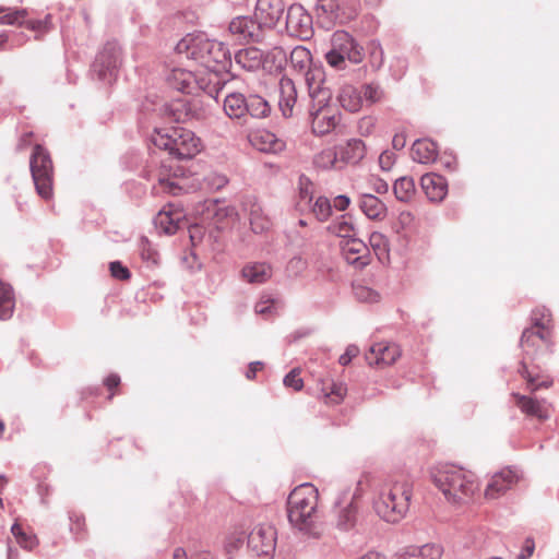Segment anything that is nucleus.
Listing matches in <instances>:
<instances>
[{"instance_id": "f257e3e1", "label": "nucleus", "mask_w": 559, "mask_h": 559, "mask_svg": "<svg viewBox=\"0 0 559 559\" xmlns=\"http://www.w3.org/2000/svg\"><path fill=\"white\" fill-rule=\"evenodd\" d=\"M430 476L432 484L450 503H464L471 500L479 487L473 472L452 464L435 466Z\"/></svg>"}, {"instance_id": "f03ea898", "label": "nucleus", "mask_w": 559, "mask_h": 559, "mask_svg": "<svg viewBox=\"0 0 559 559\" xmlns=\"http://www.w3.org/2000/svg\"><path fill=\"white\" fill-rule=\"evenodd\" d=\"M412 492V484L404 478L386 481L373 500V509L385 522L396 523L408 512Z\"/></svg>"}, {"instance_id": "7ed1b4c3", "label": "nucleus", "mask_w": 559, "mask_h": 559, "mask_svg": "<svg viewBox=\"0 0 559 559\" xmlns=\"http://www.w3.org/2000/svg\"><path fill=\"white\" fill-rule=\"evenodd\" d=\"M318 489L309 483L297 486L288 497L289 522L300 531L310 532L317 520Z\"/></svg>"}, {"instance_id": "20e7f679", "label": "nucleus", "mask_w": 559, "mask_h": 559, "mask_svg": "<svg viewBox=\"0 0 559 559\" xmlns=\"http://www.w3.org/2000/svg\"><path fill=\"white\" fill-rule=\"evenodd\" d=\"M151 140L156 147L179 159H190L203 148L200 138L191 130L179 127L156 130Z\"/></svg>"}, {"instance_id": "39448f33", "label": "nucleus", "mask_w": 559, "mask_h": 559, "mask_svg": "<svg viewBox=\"0 0 559 559\" xmlns=\"http://www.w3.org/2000/svg\"><path fill=\"white\" fill-rule=\"evenodd\" d=\"M29 169L37 194L49 201L53 198L55 168L49 152L36 144L29 157Z\"/></svg>"}, {"instance_id": "423d86ee", "label": "nucleus", "mask_w": 559, "mask_h": 559, "mask_svg": "<svg viewBox=\"0 0 559 559\" xmlns=\"http://www.w3.org/2000/svg\"><path fill=\"white\" fill-rule=\"evenodd\" d=\"M331 92H321L318 98L311 100L310 116L313 133L325 135L340 122V112L330 104Z\"/></svg>"}, {"instance_id": "0eeeda50", "label": "nucleus", "mask_w": 559, "mask_h": 559, "mask_svg": "<svg viewBox=\"0 0 559 559\" xmlns=\"http://www.w3.org/2000/svg\"><path fill=\"white\" fill-rule=\"evenodd\" d=\"M318 17L326 20L331 24L346 23L353 20L357 10L353 5H347L341 0H318L316 5Z\"/></svg>"}, {"instance_id": "6e6552de", "label": "nucleus", "mask_w": 559, "mask_h": 559, "mask_svg": "<svg viewBox=\"0 0 559 559\" xmlns=\"http://www.w3.org/2000/svg\"><path fill=\"white\" fill-rule=\"evenodd\" d=\"M248 546L258 556H272L276 546L275 528L270 524L257 525L248 536Z\"/></svg>"}, {"instance_id": "1a4fd4ad", "label": "nucleus", "mask_w": 559, "mask_h": 559, "mask_svg": "<svg viewBox=\"0 0 559 559\" xmlns=\"http://www.w3.org/2000/svg\"><path fill=\"white\" fill-rule=\"evenodd\" d=\"M228 32L239 43L259 41L263 37V28L258 20L247 15L234 17Z\"/></svg>"}, {"instance_id": "9d476101", "label": "nucleus", "mask_w": 559, "mask_h": 559, "mask_svg": "<svg viewBox=\"0 0 559 559\" xmlns=\"http://www.w3.org/2000/svg\"><path fill=\"white\" fill-rule=\"evenodd\" d=\"M209 45L210 39L202 35H188L177 44L176 52L180 60H192L198 63V67H204V55H206Z\"/></svg>"}, {"instance_id": "9b49d317", "label": "nucleus", "mask_w": 559, "mask_h": 559, "mask_svg": "<svg viewBox=\"0 0 559 559\" xmlns=\"http://www.w3.org/2000/svg\"><path fill=\"white\" fill-rule=\"evenodd\" d=\"M286 29L296 37L307 39L312 34V19L300 4H292L287 10Z\"/></svg>"}, {"instance_id": "f8f14e48", "label": "nucleus", "mask_w": 559, "mask_h": 559, "mask_svg": "<svg viewBox=\"0 0 559 559\" xmlns=\"http://www.w3.org/2000/svg\"><path fill=\"white\" fill-rule=\"evenodd\" d=\"M519 480L520 475L515 471L503 468L491 476L485 488L484 496L487 500L498 499L516 485Z\"/></svg>"}, {"instance_id": "ddd939ff", "label": "nucleus", "mask_w": 559, "mask_h": 559, "mask_svg": "<svg viewBox=\"0 0 559 559\" xmlns=\"http://www.w3.org/2000/svg\"><path fill=\"white\" fill-rule=\"evenodd\" d=\"M401 357V349L394 343L379 342L373 344L366 354L369 366L384 368L393 365Z\"/></svg>"}, {"instance_id": "4468645a", "label": "nucleus", "mask_w": 559, "mask_h": 559, "mask_svg": "<svg viewBox=\"0 0 559 559\" xmlns=\"http://www.w3.org/2000/svg\"><path fill=\"white\" fill-rule=\"evenodd\" d=\"M285 5L283 0H258L254 16L262 28H271L280 21Z\"/></svg>"}, {"instance_id": "2eb2a0df", "label": "nucleus", "mask_w": 559, "mask_h": 559, "mask_svg": "<svg viewBox=\"0 0 559 559\" xmlns=\"http://www.w3.org/2000/svg\"><path fill=\"white\" fill-rule=\"evenodd\" d=\"M342 252L348 264L361 270L370 263L366 243L358 238H349L341 243Z\"/></svg>"}, {"instance_id": "dca6fc26", "label": "nucleus", "mask_w": 559, "mask_h": 559, "mask_svg": "<svg viewBox=\"0 0 559 559\" xmlns=\"http://www.w3.org/2000/svg\"><path fill=\"white\" fill-rule=\"evenodd\" d=\"M333 48L352 63H360L364 59L362 48L346 32H336L332 37Z\"/></svg>"}, {"instance_id": "f3484780", "label": "nucleus", "mask_w": 559, "mask_h": 559, "mask_svg": "<svg viewBox=\"0 0 559 559\" xmlns=\"http://www.w3.org/2000/svg\"><path fill=\"white\" fill-rule=\"evenodd\" d=\"M550 347L552 336L550 332L537 331L535 328L524 330L521 338V346L527 357H534L542 346Z\"/></svg>"}, {"instance_id": "a211bd4d", "label": "nucleus", "mask_w": 559, "mask_h": 559, "mask_svg": "<svg viewBox=\"0 0 559 559\" xmlns=\"http://www.w3.org/2000/svg\"><path fill=\"white\" fill-rule=\"evenodd\" d=\"M195 92L203 91L210 96L217 97L219 90L223 87L219 79V71L206 69V67H198L195 69Z\"/></svg>"}, {"instance_id": "6ab92c4d", "label": "nucleus", "mask_w": 559, "mask_h": 559, "mask_svg": "<svg viewBox=\"0 0 559 559\" xmlns=\"http://www.w3.org/2000/svg\"><path fill=\"white\" fill-rule=\"evenodd\" d=\"M205 62L204 67L206 69H214L216 71H222L226 69L227 64L230 61V52L225 47V45L217 40H211L210 45L206 49Z\"/></svg>"}, {"instance_id": "aec40b11", "label": "nucleus", "mask_w": 559, "mask_h": 559, "mask_svg": "<svg viewBox=\"0 0 559 559\" xmlns=\"http://www.w3.org/2000/svg\"><path fill=\"white\" fill-rule=\"evenodd\" d=\"M420 186L432 202L442 201L448 193V182L445 178L438 174H426L420 179Z\"/></svg>"}, {"instance_id": "412c9836", "label": "nucleus", "mask_w": 559, "mask_h": 559, "mask_svg": "<svg viewBox=\"0 0 559 559\" xmlns=\"http://www.w3.org/2000/svg\"><path fill=\"white\" fill-rule=\"evenodd\" d=\"M206 215L212 217L217 228L227 227L239 219V215L234 206L217 202L209 203Z\"/></svg>"}, {"instance_id": "4be33fe9", "label": "nucleus", "mask_w": 559, "mask_h": 559, "mask_svg": "<svg viewBox=\"0 0 559 559\" xmlns=\"http://www.w3.org/2000/svg\"><path fill=\"white\" fill-rule=\"evenodd\" d=\"M120 56V50L117 44L108 43L103 50L98 53L95 62L94 70L98 72L99 78H105L107 71H111L117 67Z\"/></svg>"}, {"instance_id": "5701e85b", "label": "nucleus", "mask_w": 559, "mask_h": 559, "mask_svg": "<svg viewBox=\"0 0 559 559\" xmlns=\"http://www.w3.org/2000/svg\"><path fill=\"white\" fill-rule=\"evenodd\" d=\"M515 405L527 416L545 420L549 416V409L545 401H538L530 396L513 393Z\"/></svg>"}, {"instance_id": "b1692460", "label": "nucleus", "mask_w": 559, "mask_h": 559, "mask_svg": "<svg viewBox=\"0 0 559 559\" xmlns=\"http://www.w3.org/2000/svg\"><path fill=\"white\" fill-rule=\"evenodd\" d=\"M195 69L175 68L167 78L168 84L182 93H195Z\"/></svg>"}, {"instance_id": "393cba45", "label": "nucleus", "mask_w": 559, "mask_h": 559, "mask_svg": "<svg viewBox=\"0 0 559 559\" xmlns=\"http://www.w3.org/2000/svg\"><path fill=\"white\" fill-rule=\"evenodd\" d=\"M320 383L321 399L324 404L338 405L344 401L347 394V386L345 383L334 381L333 379H322Z\"/></svg>"}, {"instance_id": "a878e982", "label": "nucleus", "mask_w": 559, "mask_h": 559, "mask_svg": "<svg viewBox=\"0 0 559 559\" xmlns=\"http://www.w3.org/2000/svg\"><path fill=\"white\" fill-rule=\"evenodd\" d=\"M438 156L437 144L428 139L416 140L412 146V157L420 164H430L436 162Z\"/></svg>"}, {"instance_id": "bb28decb", "label": "nucleus", "mask_w": 559, "mask_h": 559, "mask_svg": "<svg viewBox=\"0 0 559 559\" xmlns=\"http://www.w3.org/2000/svg\"><path fill=\"white\" fill-rule=\"evenodd\" d=\"M297 100V91L290 79L283 78L280 82L278 106L285 117L292 116Z\"/></svg>"}, {"instance_id": "cd10ccee", "label": "nucleus", "mask_w": 559, "mask_h": 559, "mask_svg": "<svg viewBox=\"0 0 559 559\" xmlns=\"http://www.w3.org/2000/svg\"><path fill=\"white\" fill-rule=\"evenodd\" d=\"M249 211V222L253 233L263 234L272 228L271 218L264 213L262 206L254 201H249L246 206Z\"/></svg>"}, {"instance_id": "c85d7f7f", "label": "nucleus", "mask_w": 559, "mask_h": 559, "mask_svg": "<svg viewBox=\"0 0 559 559\" xmlns=\"http://www.w3.org/2000/svg\"><path fill=\"white\" fill-rule=\"evenodd\" d=\"M337 100L340 105L349 112L359 111L364 105L361 92L353 85L342 86L337 95Z\"/></svg>"}, {"instance_id": "c756f323", "label": "nucleus", "mask_w": 559, "mask_h": 559, "mask_svg": "<svg viewBox=\"0 0 559 559\" xmlns=\"http://www.w3.org/2000/svg\"><path fill=\"white\" fill-rule=\"evenodd\" d=\"M183 213L180 210L163 209L156 217V225L168 235L175 234L180 228Z\"/></svg>"}, {"instance_id": "7c9ffc66", "label": "nucleus", "mask_w": 559, "mask_h": 559, "mask_svg": "<svg viewBox=\"0 0 559 559\" xmlns=\"http://www.w3.org/2000/svg\"><path fill=\"white\" fill-rule=\"evenodd\" d=\"M241 275L251 284H262L271 278L272 267L263 262H253L243 266Z\"/></svg>"}, {"instance_id": "2f4dec72", "label": "nucleus", "mask_w": 559, "mask_h": 559, "mask_svg": "<svg viewBox=\"0 0 559 559\" xmlns=\"http://www.w3.org/2000/svg\"><path fill=\"white\" fill-rule=\"evenodd\" d=\"M359 206L370 219L382 221L386 216L385 204L372 194H364L360 199Z\"/></svg>"}, {"instance_id": "473e14b6", "label": "nucleus", "mask_w": 559, "mask_h": 559, "mask_svg": "<svg viewBox=\"0 0 559 559\" xmlns=\"http://www.w3.org/2000/svg\"><path fill=\"white\" fill-rule=\"evenodd\" d=\"M366 147L361 140H349L344 146L340 147V159L342 165L344 163L356 164L365 156Z\"/></svg>"}, {"instance_id": "72a5a7b5", "label": "nucleus", "mask_w": 559, "mask_h": 559, "mask_svg": "<svg viewBox=\"0 0 559 559\" xmlns=\"http://www.w3.org/2000/svg\"><path fill=\"white\" fill-rule=\"evenodd\" d=\"M224 111L231 119H240L247 115L246 98L241 93H229L224 99Z\"/></svg>"}, {"instance_id": "f704fd0d", "label": "nucleus", "mask_w": 559, "mask_h": 559, "mask_svg": "<svg viewBox=\"0 0 559 559\" xmlns=\"http://www.w3.org/2000/svg\"><path fill=\"white\" fill-rule=\"evenodd\" d=\"M235 60L243 69L253 71L262 66L263 53L259 48L249 47L239 50L235 56Z\"/></svg>"}, {"instance_id": "c9c22d12", "label": "nucleus", "mask_w": 559, "mask_h": 559, "mask_svg": "<svg viewBox=\"0 0 559 559\" xmlns=\"http://www.w3.org/2000/svg\"><path fill=\"white\" fill-rule=\"evenodd\" d=\"M519 372L522 376V378L526 380L527 389L531 392H536L539 389H548L552 385V380L548 376H540L539 373H534L528 369L524 360L521 362Z\"/></svg>"}, {"instance_id": "e433bc0d", "label": "nucleus", "mask_w": 559, "mask_h": 559, "mask_svg": "<svg viewBox=\"0 0 559 559\" xmlns=\"http://www.w3.org/2000/svg\"><path fill=\"white\" fill-rule=\"evenodd\" d=\"M251 142L261 152H277L283 147V142L267 131H260L251 136Z\"/></svg>"}, {"instance_id": "4c0bfd02", "label": "nucleus", "mask_w": 559, "mask_h": 559, "mask_svg": "<svg viewBox=\"0 0 559 559\" xmlns=\"http://www.w3.org/2000/svg\"><path fill=\"white\" fill-rule=\"evenodd\" d=\"M369 245L381 263L390 262V241L384 234L373 231L369 237Z\"/></svg>"}, {"instance_id": "58836bf2", "label": "nucleus", "mask_w": 559, "mask_h": 559, "mask_svg": "<svg viewBox=\"0 0 559 559\" xmlns=\"http://www.w3.org/2000/svg\"><path fill=\"white\" fill-rule=\"evenodd\" d=\"M15 306L14 293L11 285L0 280V319L7 320L12 317Z\"/></svg>"}, {"instance_id": "ea45409f", "label": "nucleus", "mask_w": 559, "mask_h": 559, "mask_svg": "<svg viewBox=\"0 0 559 559\" xmlns=\"http://www.w3.org/2000/svg\"><path fill=\"white\" fill-rule=\"evenodd\" d=\"M11 533L20 547L27 551H33L39 545L37 536L31 532L25 531L19 522H15L12 525Z\"/></svg>"}, {"instance_id": "a19ab883", "label": "nucleus", "mask_w": 559, "mask_h": 559, "mask_svg": "<svg viewBox=\"0 0 559 559\" xmlns=\"http://www.w3.org/2000/svg\"><path fill=\"white\" fill-rule=\"evenodd\" d=\"M306 82L311 100L318 98V95L321 92H330L329 88L323 86V72L321 69L308 68L306 72Z\"/></svg>"}, {"instance_id": "79ce46f5", "label": "nucleus", "mask_w": 559, "mask_h": 559, "mask_svg": "<svg viewBox=\"0 0 559 559\" xmlns=\"http://www.w3.org/2000/svg\"><path fill=\"white\" fill-rule=\"evenodd\" d=\"M531 328H535L537 331L550 332L552 334L554 320L550 311L545 307H537L532 312Z\"/></svg>"}, {"instance_id": "37998d69", "label": "nucleus", "mask_w": 559, "mask_h": 559, "mask_svg": "<svg viewBox=\"0 0 559 559\" xmlns=\"http://www.w3.org/2000/svg\"><path fill=\"white\" fill-rule=\"evenodd\" d=\"M314 164L322 169L341 168L342 163L338 157V152L334 147L323 148L314 157Z\"/></svg>"}, {"instance_id": "c03bdc74", "label": "nucleus", "mask_w": 559, "mask_h": 559, "mask_svg": "<svg viewBox=\"0 0 559 559\" xmlns=\"http://www.w3.org/2000/svg\"><path fill=\"white\" fill-rule=\"evenodd\" d=\"M415 182L411 177H401L394 182L393 192L400 201H409L415 194Z\"/></svg>"}, {"instance_id": "a18cd8bd", "label": "nucleus", "mask_w": 559, "mask_h": 559, "mask_svg": "<svg viewBox=\"0 0 559 559\" xmlns=\"http://www.w3.org/2000/svg\"><path fill=\"white\" fill-rule=\"evenodd\" d=\"M311 61V52L304 46H297L290 52V63L298 71L307 70L310 67Z\"/></svg>"}, {"instance_id": "49530a36", "label": "nucleus", "mask_w": 559, "mask_h": 559, "mask_svg": "<svg viewBox=\"0 0 559 559\" xmlns=\"http://www.w3.org/2000/svg\"><path fill=\"white\" fill-rule=\"evenodd\" d=\"M27 16L25 9L0 8L1 25H21Z\"/></svg>"}, {"instance_id": "de8ad7c7", "label": "nucleus", "mask_w": 559, "mask_h": 559, "mask_svg": "<svg viewBox=\"0 0 559 559\" xmlns=\"http://www.w3.org/2000/svg\"><path fill=\"white\" fill-rule=\"evenodd\" d=\"M246 105L248 108L247 114L254 118L266 117L270 111L269 104L258 95L250 96L246 99Z\"/></svg>"}, {"instance_id": "09e8293b", "label": "nucleus", "mask_w": 559, "mask_h": 559, "mask_svg": "<svg viewBox=\"0 0 559 559\" xmlns=\"http://www.w3.org/2000/svg\"><path fill=\"white\" fill-rule=\"evenodd\" d=\"M442 548L436 544H426L421 547L413 549L409 554L411 559H441Z\"/></svg>"}, {"instance_id": "8fccbe9b", "label": "nucleus", "mask_w": 559, "mask_h": 559, "mask_svg": "<svg viewBox=\"0 0 559 559\" xmlns=\"http://www.w3.org/2000/svg\"><path fill=\"white\" fill-rule=\"evenodd\" d=\"M356 515L357 506L354 502H350L340 511L337 526L343 531L352 528L355 525Z\"/></svg>"}, {"instance_id": "3c124183", "label": "nucleus", "mask_w": 559, "mask_h": 559, "mask_svg": "<svg viewBox=\"0 0 559 559\" xmlns=\"http://www.w3.org/2000/svg\"><path fill=\"white\" fill-rule=\"evenodd\" d=\"M311 212L316 216V218L320 222H325L332 214V206L325 197L317 198L316 202L311 207Z\"/></svg>"}, {"instance_id": "603ef678", "label": "nucleus", "mask_w": 559, "mask_h": 559, "mask_svg": "<svg viewBox=\"0 0 559 559\" xmlns=\"http://www.w3.org/2000/svg\"><path fill=\"white\" fill-rule=\"evenodd\" d=\"M329 229L338 237L344 238V240L354 238V226L345 216H342L338 221L331 224Z\"/></svg>"}, {"instance_id": "864d4df0", "label": "nucleus", "mask_w": 559, "mask_h": 559, "mask_svg": "<svg viewBox=\"0 0 559 559\" xmlns=\"http://www.w3.org/2000/svg\"><path fill=\"white\" fill-rule=\"evenodd\" d=\"M354 294L357 300L361 302L374 304L380 300V294L378 292L364 285H356L354 287Z\"/></svg>"}, {"instance_id": "5fc2aeb1", "label": "nucleus", "mask_w": 559, "mask_h": 559, "mask_svg": "<svg viewBox=\"0 0 559 559\" xmlns=\"http://www.w3.org/2000/svg\"><path fill=\"white\" fill-rule=\"evenodd\" d=\"M298 194H299V202H298L299 207H301L302 203H305V205H308L312 201L313 185L308 178L300 177Z\"/></svg>"}, {"instance_id": "6e6d98bb", "label": "nucleus", "mask_w": 559, "mask_h": 559, "mask_svg": "<svg viewBox=\"0 0 559 559\" xmlns=\"http://www.w3.org/2000/svg\"><path fill=\"white\" fill-rule=\"evenodd\" d=\"M360 92L361 96L364 95L362 98L370 105L380 102L384 95L380 86L376 84H365Z\"/></svg>"}, {"instance_id": "4d7b16f0", "label": "nucleus", "mask_w": 559, "mask_h": 559, "mask_svg": "<svg viewBox=\"0 0 559 559\" xmlns=\"http://www.w3.org/2000/svg\"><path fill=\"white\" fill-rule=\"evenodd\" d=\"M70 531L78 537L84 536L86 531L85 518L83 514L76 511L70 512Z\"/></svg>"}, {"instance_id": "13d9d810", "label": "nucleus", "mask_w": 559, "mask_h": 559, "mask_svg": "<svg viewBox=\"0 0 559 559\" xmlns=\"http://www.w3.org/2000/svg\"><path fill=\"white\" fill-rule=\"evenodd\" d=\"M255 313L265 318L272 317L275 312V301L270 297H262L254 307Z\"/></svg>"}, {"instance_id": "bf43d9fd", "label": "nucleus", "mask_w": 559, "mask_h": 559, "mask_svg": "<svg viewBox=\"0 0 559 559\" xmlns=\"http://www.w3.org/2000/svg\"><path fill=\"white\" fill-rule=\"evenodd\" d=\"M243 543V537L241 533H233L228 535L224 542V549L228 555L234 554L238 550Z\"/></svg>"}, {"instance_id": "052dcab7", "label": "nucleus", "mask_w": 559, "mask_h": 559, "mask_svg": "<svg viewBox=\"0 0 559 559\" xmlns=\"http://www.w3.org/2000/svg\"><path fill=\"white\" fill-rule=\"evenodd\" d=\"M325 60L329 66L336 70H343L346 67V58H344V56L336 51L334 48L325 53Z\"/></svg>"}, {"instance_id": "680f3d73", "label": "nucleus", "mask_w": 559, "mask_h": 559, "mask_svg": "<svg viewBox=\"0 0 559 559\" xmlns=\"http://www.w3.org/2000/svg\"><path fill=\"white\" fill-rule=\"evenodd\" d=\"M284 385L286 388H292L295 391H300L304 388L300 371L298 369H293L288 374H286L284 378Z\"/></svg>"}, {"instance_id": "e2e57ef3", "label": "nucleus", "mask_w": 559, "mask_h": 559, "mask_svg": "<svg viewBox=\"0 0 559 559\" xmlns=\"http://www.w3.org/2000/svg\"><path fill=\"white\" fill-rule=\"evenodd\" d=\"M156 188L163 192H169V193L176 194L177 191L181 189V186L178 180L159 177L158 186Z\"/></svg>"}, {"instance_id": "0e129e2a", "label": "nucleus", "mask_w": 559, "mask_h": 559, "mask_svg": "<svg viewBox=\"0 0 559 559\" xmlns=\"http://www.w3.org/2000/svg\"><path fill=\"white\" fill-rule=\"evenodd\" d=\"M109 270L111 273V276L118 280H128L130 278V272L129 270L123 266L119 261L111 262L109 265Z\"/></svg>"}, {"instance_id": "69168bd1", "label": "nucleus", "mask_w": 559, "mask_h": 559, "mask_svg": "<svg viewBox=\"0 0 559 559\" xmlns=\"http://www.w3.org/2000/svg\"><path fill=\"white\" fill-rule=\"evenodd\" d=\"M120 382H121L120 377L118 374H116V373L109 374L104 380V385L110 392L109 396H108V400H112V397L116 395V393H117L116 390L119 388Z\"/></svg>"}, {"instance_id": "338daca9", "label": "nucleus", "mask_w": 559, "mask_h": 559, "mask_svg": "<svg viewBox=\"0 0 559 559\" xmlns=\"http://www.w3.org/2000/svg\"><path fill=\"white\" fill-rule=\"evenodd\" d=\"M395 163V154L390 151H384L379 156V165L381 169L388 171Z\"/></svg>"}, {"instance_id": "774afa93", "label": "nucleus", "mask_w": 559, "mask_h": 559, "mask_svg": "<svg viewBox=\"0 0 559 559\" xmlns=\"http://www.w3.org/2000/svg\"><path fill=\"white\" fill-rule=\"evenodd\" d=\"M359 354V348L356 345L347 346L345 353L340 357V364L342 366H347L353 358L357 357Z\"/></svg>"}]
</instances>
